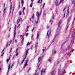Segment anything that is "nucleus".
I'll use <instances>...</instances> for the list:
<instances>
[{
	"mask_svg": "<svg viewBox=\"0 0 75 75\" xmlns=\"http://www.w3.org/2000/svg\"><path fill=\"white\" fill-rule=\"evenodd\" d=\"M28 50H26L25 55L26 57H25L22 60V62H21V64H22L24 62L25 60V59L26 58V57L27 56V54H28Z\"/></svg>",
	"mask_w": 75,
	"mask_h": 75,
	"instance_id": "1",
	"label": "nucleus"
},
{
	"mask_svg": "<svg viewBox=\"0 0 75 75\" xmlns=\"http://www.w3.org/2000/svg\"><path fill=\"white\" fill-rule=\"evenodd\" d=\"M75 33H74L71 37V38L72 40H71V42H74V38H75Z\"/></svg>",
	"mask_w": 75,
	"mask_h": 75,
	"instance_id": "2",
	"label": "nucleus"
},
{
	"mask_svg": "<svg viewBox=\"0 0 75 75\" xmlns=\"http://www.w3.org/2000/svg\"><path fill=\"white\" fill-rule=\"evenodd\" d=\"M41 13H42V10H41L40 14L38 12H37L36 16H37L38 19H39V18H40V16L41 14Z\"/></svg>",
	"mask_w": 75,
	"mask_h": 75,
	"instance_id": "3",
	"label": "nucleus"
},
{
	"mask_svg": "<svg viewBox=\"0 0 75 75\" xmlns=\"http://www.w3.org/2000/svg\"><path fill=\"white\" fill-rule=\"evenodd\" d=\"M28 59H27L26 60V62H25V65L24 66V68H25L26 67H27V65H28V64H27V63H28Z\"/></svg>",
	"mask_w": 75,
	"mask_h": 75,
	"instance_id": "4",
	"label": "nucleus"
},
{
	"mask_svg": "<svg viewBox=\"0 0 75 75\" xmlns=\"http://www.w3.org/2000/svg\"><path fill=\"white\" fill-rule=\"evenodd\" d=\"M51 32L50 30L48 31L47 33V36L48 37H50L51 36Z\"/></svg>",
	"mask_w": 75,
	"mask_h": 75,
	"instance_id": "5",
	"label": "nucleus"
},
{
	"mask_svg": "<svg viewBox=\"0 0 75 75\" xmlns=\"http://www.w3.org/2000/svg\"><path fill=\"white\" fill-rule=\"evenodd\" d=\"M62 23V21H59V23H58V26L57 28L58 29L60 26V25Z\"/></svg>",
	"mask_w": 75,
	"mask_h": 75,
	"instance_id": "6",
	"label": "nucleus"
},
{
	"mask_svg": "<svg viewBox=\"0 0 75 75\" xmlns=\"http://www.w3.org/2000/svg\"><path fill=\"white\" fill-rule=\"evenodd\" d=\"M16 25H15V27L14 28V37H13V40H14V38H15V36H16Z\"/></svg>",
	"mask_w": 75,
	"mask_h": 75,
	"instance_id": "7",
	"label": "nucleus"
},
{
	"mask_svg": "<svg viewBox=\"0 0 75 75\" xmlns=\"http://www.w3.org/2000/svg\"><path fill=\"white\" fill-rule=\"evenodd\" d=\"M42 57H39L38 58V62H40V61H41L42 60Z\"/></svg>",
	"mask_w": 75,
	"mask_h": 75,
	"instance_id": "8",
	"label": "nucleus"
},
{
	"mask_svg": "<svg viewBox=\"0 0 75 75\" xmlns=\"http://www.w3.org/2000/svg\"><path fill=\"white\" fill-rule=\"evenodd\" d=\"M45 69H44V70H42L41 71V74L42 75V73H44V72H45Z\"/></svg>",
	"mask_w": 75,
	"mask_h": 75,
	"instance_id": "9",
	"label": "nucleus"
},
{
	"mask_svg": "<svg viewBox=\"0 0 75 75\" xmlns=\"http://www.w3.org/2000/svg\"><path fill=\"white\" fill-rule=\"evenodd\" d=\"M34 14H33L32 15V18H30V21H32V20H31V19H33V20H34Z\"/></svg>",
	"mask_w": 75,
	"mask_h": 75,
	"instance_id": "10",
	"label": "nucleus"
},
{
	"mask_svg": "<svg viewBox=\"0 0 75 75\" xmlns=\"http://www.w3.org/2000/svg\"><path fill=\"white\" fill-rule=\"evenodd\" d=\"M56 52H57V51L56 50H52L53 54H55Z\"/></svg>",
	"mask_w": 75,
	"mask_h": 75,
	"instance_id": "11",
	"label": "nucleus"
},
{
	"mask_svg": "<svg viewBox=\"0 0 75 75\" xmlns=\"http://www.w3.org/2000/svg\"><path fill=\"white\" fill-rule=\"evenodd\" d=\"M34 1V0H31V1H32V3L30 5V7H32V6H33V1Z\"/></svg>",
	"mask_w": 75,
	"mask_h": 75,
	"instance_id": "12",
	"label": "nucleus"
},
{
	"mask_svg": "<svg viewBox=\"0 0 75 75\" xmlns=\"http://www.w3.org/2000/svg\"><path fill=\"white\" fill-rule=\"evenodd\" d=\"M22 43L23 44V42H24V36H22Z\"/></svg>",
	"mask_w": 75,
	"mask_h": 75,
	"instance_id": "13",
	"label": "nucleus"
},
{
	"mask_svg": "<svg viewBox=\"0 0 75 75\" xmlns=\"http://www.w3.org/2000/svg\"><path fill=\"white\" fill-rule=\"evenodd\" d=\"M12 8V5H11L10 8V13H11V9Z\"/></svg>",
	"mask_w": 75,
	"mask_h": 75,
	"instance_id": "14",
	"label": "nucleus"
},
{
	"mask_svg": "<svg viewBox=\"0 0 75 75\" xmlns=\"http://www.w3.org/2000/svg\"><path fill=\"white\" fill-rule=\"evenodd\" d=\"M10 57H9L8 59H7L6 60V62L7 63H8V61H10Z\"/></svg>",
	"mask_w": 75,
	"mask_h": 75,
	"instance_id": "15",
	"label": "nucleus"
},
{
	"mask_svg": "<svg viewBox=\"0 0 75 75\" xmlns=\"http://www.w3.org/2000/svg\"><path fill=\"white\" fill-rule=\"evenodd\" d=\"M59 2H58V1H56V6H59Z\"/></svg>",
	"mask_w": 75,
	"mask_h": 75,
	"instance_id": "16",
	"label": "nucleus"
},
{
	"mask_svg": "<svg viewBox=\"0 0 75 75\" xmlns=\"http://www.w3.org/2000/svg\"><path fill=\"white\" fill-rule=\"evenodd\" d=\"M10 68V63H9V64L8 65V72L9 71Z\"/></svg>",
	"mask_w": 75,
	"mask_h": 75,
	"instance_id": "17",
	"label": "nucleus"
},
{
	"mask_svg": "<svg viewBox=\"0 0 75 75\" xmlns=\"http://www.w3.org/2000/svg\"><path fill=\"white\" fill-rule=\"evenodd\" d=\"M67 15H66V17H67V16H68V14H69V9H68L67 10Z\"/></svg>",
	"mask_w": 75,
	"mask_h": 75,
	"instance_id": "18",
	"label": "nucleus"
},
{
	"mask_svg": "<svg viewBox=\"0 0 75 75\" xmlns=\"http://www.w3.org/2000/svg\"><path fill=\"white\" fill-rule=\"evenodd\" d=\"M4 49L2 51V52H1V53L2 55H1V56H3V55L4 54Z\"/></svg>",
	"mask_w": 75,
	"mask_h": 75,
	"instance_id": "19",
	"label": "nucleus"
},
{
	"mask_svg": "<svg viewBox=\"0 0 75 75\" xmlns=\"http://www.w3.org/2000/svg\"><path fill=\"white\" fill-rule=\"evenodd\" d=\"M24 0H21V4H22V6H23V4H24Z\"/></svg>",
	"mask_w": 75,
	"mask_h": 75,
	"instance_id": "20",
	"label": "nucleus"
},
{
	"mask_svg": "<svg viewBox=\"0 0 75 75\" xmlns=\"http://www.w3.org/2000/svg\"><path fill=\"white\" fill-rule=\"evenodd\" d=\"M37 37L36 38L37 40L38 39V37H39L40 35V33H38L37 34Z\"/></svg>",
	"mask_w": 75,
	"mask_h": 75,
	"instance_id": "21",
	"label": "nucleus"
},
{
	"mask_svg": "<svg viewBox=\"0 0 75 75\" xmlns=\"http://www.w3.org/2000/svg\"><path fill=\"white\" fill-rule=\"evenodd\" d=\"M52 21H53V20L52 19V18L51 19L50 21V23L52 22L51 24H52Z\"/></svg>",
	"mask_w": 75,
	"mask_h": 75,
	"instance_id": "22",
	"label": "nucleus"
},
{
	"mask_svg": "<svg viewBox=\"0 0 75 75\" xmlns=\"http://www.w3.org/2000/svg\"><path fill=\"white\" fill-rule=\"evenodd\" d=\"M51 74L52 75H55V73H54V71H52L51 73Z\"/></svg>",
	"mask_w": 75,
	"mask_h": 75,
	"instance_id": "23",
	"label": "nucleus"
},
{
	"mask_svg": "<svg viewBox=\"0 0 75 75\" xmlns=\"http://www.w3.org/2000/svg\"><path fill=\"white\" fill-rule=\"evenodd\" d=\"M40 1H41V2H40V4H41L42 3V0H39L38 1V3H39L40 2Z\"/></svg>",
	"mask_w": 75,
	"mask_h": 75,
	"instance_id": "24",
	"label": "nucleus"
},
{
	"mask_svg": "<svg viewBox=\"0 0 75 75\" xmlns=\"http://www.w3.org/2000/svg\"><path fill=\"white\" fill-rule=\"evenodd\" d=\"M20 18H19L18 19L17 23H18L19 22H20Z\"/></svg>",
	"mask_w": 75,
	"mask_h": 75,
	"instance_id": "25",
	"label": "nucleus"
},
{
	"mask_svg": "<svg viewBox=\"0 0 75 75\" xmlns=\"http://www.w3.org/2000/svg\"><path fill=\"white\" fill-rule=\"evenodd\" d=\"M47 29H48V30H51V27L50 26H48Z\"/></svg>",
	"mask_w": 75,
	"mask_h": 75,
	"instance_id": "26",
	"label": "nucleus"
},
{
	"mask_svg": "<svg viewBox=\"0 0 75 75\" xmlns=\"http://www.w3.org/2000/svg\"><path fill=\"white\" fill-rule=\"evenodd\" d=\"M30 44H31V42L28 43L26 45V46H28V45H30Z\"/></svg>",
	"mask_w": 75,
	"mask_h": 75,
	"instance_id": "27",
	"label": "nucleus"
},
{
	"mask_svg": "<svg viewBox=\"0 0 75 75\" xmlns=\"http://www.w3.org/2000/svg\"><path fill=\"white\" fill-rule=\"evenodd\" d=\"M64 1V0H61L60 3H63V1Z\"/></svg>",
	"mask_w": 75,
	"mask_h": 75,
	"instance_id": "28",
	"label": "nucleus"
},
{
	"mask_svg": "<svg viewBox=\"0 0 75 75\" xmlns=\"http://www.w3.org/2000/svg\"><path fill=\"white\" fill-rule=\"evenodd\" d=\"M48 61H49V62H51V59H49L48 60Z\"/></svg>",
	"mask_w": 75,
	"mask_h": 75,
	"instance_id": "29",
	"label": "nucleus"
},
{
	"mask_svg": "<svg viewBox=\"0 0 75 75\" xmlns=\"http://www.w3.org/2000/svg\"><path fill=\"white\" fill-rule=\"evenodd\" d=\"M28 35V33H27L25 32V36L27 37V36Z\"/></svg>",
	"mask_w": 75,
	"mask_h": 75,
	"instance_id": "30",
	"label": "nucleus"
},
{
	"mask_svg": "<svg viewBox=\"0 0 75 75\" xmlns=\"http://www.w3.org/2000/svg\"><path fill=\"white\" fill-rule=\"evenodd\" d=\"M56 14H58V12L57 11H56Z\"/></svg>",
	"mask_w": 75,
	"mask_h": 75,
	"instance_id": "31",
	"label": "nucleus"
},
{
	"mask_svg": "<svg viewBox=\"0 0 75 75\" xmlns=\"http://www.w3.org/2000/svg\"><path fill=\"white\" fill-rule=\"evenodd\" d=\"M5 11H6V8H4V14L5 13Z\"/></svg>",
	"mask_w": 75,
	"mask_h": 75,
	"instance_id": "32",
	"label": "nucleus"
},
{
	"mask_svg": "<svg viewBox=\"0 0 75 75\" xmlns=\"http://www.w3.org/2000/svg\"><path fill=\"white\" fill-rule=\"evenodd\" d=\"M38 19H37V21H35V23H36V24H37V23H38Z\"/></svg>",
	"mask_w": 75,
	"mask_h": 75,
	"instance_id": "33",
	"label": "nucleus"
},
{
	"mask_svg": "<svg viewBox=\"0 0 75 75\" xmlns=\"http://www.w3.org/2000/svg\"><path fill=\"white\" fill-rule=\"evenodd\" d=\"M12 42V40H11L10 41V43L9 45H10V44H11V43Z\"/></svg>",
	"mask_w": 75,
	"mask_h": 75,
	"instance_id": "34",
	"label": "nucleus"
},
{
	"mask_svg": "<svg viewBox=\"0 0 75 75\" xmlns=\"http://www.w3.org/2000/svg\"><path fill=\"white\" fill-rule=\"evenodd\" d=\"M14 65V63H13V64H12L11 67V68L13 67V65Z\"/></svg>",
	"mask_w": 75,
	"mask_h": 75,
	"instance_id": "35",
	"label": "nucleus"
},
{
	"mask_svg": "<svg viewBox=\"0 0 75 75\" xmlns=\"http://www.w3.org/2000/svg\"><path fill=\"white\" fill-rule=\"evenodd\" d=\"M29 30L28 29H26V32L25 33H27V31H28Z\"/></svg>",
	"mask_w": 75,
	"mask_h": 75,
	"instance_id": "36",
	"label": "nucleus"
},
{
	"mask_svg": "<svg viewBox=\"0 0 75 75\" xmlns=\"http://www.w3.org/2000/svg\"><path fill=\"white\" fill-rule=\"evenodd\" d=\"M68 25H67L66 26V29H67V28H68Z\"/></svg>",
	"mask_w": 75,
	"mask_h": 75,
	"instance_id": "37",
	"label": "nucleus"
},
{
	"mask_svg": "<svg viewBox=\"0 0 75 75\" xmlns=\"http://www.w3.org/2000/svg\"><path fill=\"white\" fill-rule=\"evenodd\" d=\"M21 11H20L19 12V15H21Z\"/></svg>",
	"mask_w": 75,
	"mask_h": 75,
	"instance_id": "38",
	"label": "nucleus"
},
{
	"mask_svg": "<svg viewBox=\"0 0 75 75\" xmlns=\"http://www.w3.org/2000/svg\"><path fill=\"white\" fill-rule=\"evenodd\" d=\"M8 42L6 44V47H8Z\"/></svg>",
	"mask_w": 75,
	"mask_h": 75,
	"instance_id": "39",
	"label": "nucleus"
},
{
	"mask_svg": "<svg viewBox=\"0 0 75 75\" xmlns=\"http://www.w3.org/2000/svg\"><path fill=\"white\" fill-rule=\"evenodd\" d=\"M58 34H59L58 33H57V34L55 35V37H57V36H58Z\"/></svg>",
	"mask_w": 75,
	"mask_h": 75,
	"instance_id": "40",
	"label": "nucleus"
},
{
	"mask_svg": "<svg viewBox=\"0 0 75 75\" xmlns=\"http://www.w3.org/2000/svg\"><path fill=\"white\" fill-rule=\"evenodd\" d=\"M17 51H18V49H16V53L17 52Z\"/></svg>",
	"mask_w": 75,
	"mask_h": 75,
	"instance_id": "41",
	"label": "nucleus"
},
{
	"mask_svg": "<svg viewBox=\"0 0 75 75\" xmlns=\"http://www.w3.org/2000/svg\"><path fill=\"white\" fill-rule=\"evenodd\" d=\"M29 28V26H27V28H26V29H28V28Z\"/></svg>",
	"mask_w": 75,
	"mask_h": 75,
	"instance_id": "42",
	"label": "nucleus"
},
{
	"mask_svg": "<svg viewBox=\"0 0 75 75\" xmlns=\"http://www.w3.org/2000/svg\"><path fill=\"white\" fill-rule=\"evenodd\" d=\"M31 69H32L31 67L29 69V71H30V70H31Z\"/></svg>",
	"mask_w": 75,
	"mask_h": 75,
	"instance_id": "43",
	"label": "nucleus"
},
{
	"mask_svg": "<svg viewBox=\"0 0 75 75\" xmlns=\"http://www.w3.org/2000/svg\"><path fill=\"white\" fill-rule=\"evenodd\" d=\"M18 54V52H17L16 54V56H17Z\"/></svg>",
	"mask_w": 75,
	"mask_h": 75,
	"instance_id": "44",
	"label": "nucleus"
},
{
	"mask_svg": "<svg viewBox=\"0 0 75 75\" xmlns=\"http://www.w3.org/2000/svg\"><path fill=\"white\" fill-rule=\"evenodd\" d=\"M20 24H19L18 25V26L17 27V28H18V27H20Z\"/></svg>",
	"mask_w": 75,
	"mask_h": 75,
	"instance_id": "45",
	"label": "nucleus"
},
{
	"mask_svg": "<svg viewBox=\"0 0 75 75\" xmlns=\"http://www.w3.org/2000/svg\"><path fill=\"white\" fill-rule=\"evenodd\" d=\"M25 8L24 7L23 8V10H25Z\"/></svg>",
	"mask_w": 75,
	"mask_h": 75,
	"instance_id": "46",
	"label": "nucleus"
},
{
	"mask_svg": "<svg viewBox=\"0 0 75 75\" xmlns=\"http://www.w3.org/2000/svg\"><path fill=\"white\" fill-rule=\"evenodd\" d=\"M33 35H32L31 37V38H33Z\"/></svg>",
	"mask_w": 75,
	"mask_h": 75,
	"instance_id": "47",
	"label": "nucleus"
},
{
	"mask_svg": "<svg viewBox=\"0 0 75 75\" xmlns=\"http://www.w3.org/2000/svg\"><path fill=\"white\" fill-rule=\"evenodd\" d=\"M38 74H39V73H38L36 74L35 75H38Z\"/></svg>",
	"mask_w": 75,
	"mask_h": 75,
	"instance_id": "48",
	"label": "nucleus"
},
{
	"mask_svg": "<svg viewBox=\"0 0 75 75\" xmlns=\"http://www.w3.org/2000/svg\"><path fill=\"white\" fill-rule=\"evenodd\" d=\"M42 51H43V52H44V51H45V50H44L43 49V50H42Z\"/></svg>",
	"mask_w": 75,
	"mask_h": 75,
	"instance_id": "49",
	"label": "nucleus"
},
{
	"mask_svg": "<svg viewBox=\"0 0 75 75\" xmlns=\"http://www.w3.org/2000/svg\"><path fill=\"white\" fill-rule=\"evenodd\" d=\"M66 9V8H64V10H63V11H64V10H65V9Z\"/></svg>",
	"mask_w": 75,
	"mask_h": 75,
	"instance_id": "50",
	"label": "nucleus"
},
{
	"mask_svg": "<svg viewBox=\"0 0 75 75\" xmlns=\"http://www.w3.org/2000/svg\"><path fill=\"white\" fill-rule=\"evenodd\" d=\"M59 63V62H58L57 63V64H58Z\"/></svg>",
	"mask_w": 75,
	"mask_h": 75,
	"instance_id": "51",
	"label": "nucleus"
},
{
	"mask_svg": "<svg viewBox=\"0 0 75 75\" xmlns=\"http://www.w3.org/2000/svg\"><path fill=\"white\" fill-rule=\"evenodd\" d=\"M65 13H64V16L63 17V18H64V17H65Z\"/></svg>",
	"mask_w": 75,
	"mask_h": 75,
	"instance_id": "52",
	"label": "nucleus"
},
{
	"mask_svg": "<svg viewBox=\"0 0 75 75\" xmlns=\"http://www.w3.org/2000/svg\"><path fill=\"white\" fill-rule=\"evenodd\" d=\"M35 51L37 50V48H36V46L35 47Z\"/></svg>",
	"mask_w": 75,
	"mask_h": 75,
	"instance_id": "53",
	"label": "nucleus"
},
{
	"mask_svg": "<svg viewBox=\"0 0 75 75\" xmlns=\"http://www.w3.org/2000/svg\"><path fill=\"white\" fill-rule=\"evenodd\" d=\"M34 27L33 28V30H32V31H34Z\"/></svg>",
	"mask_w": 75,
	"mask_h": 75,
	"instance_id": "54",
	"label": "nucleus"
},
{
	"mask_svg": "<svg viewBox=\"0 0 75 75\" xmlns=\"http://www.w3.org/2000/svg\"><path fill=\"white\" fill-rule=\"evenodd\" d=\"M19 8H20V5H19Z\"/></svg>",
	"mask_w": 75,
	"mask_h": 75,
	"instance_id": "55",
	"label": "nucleus"
},
{
	"mask_svg": "<svg viewBox=\"0 0 75 75\" xmlns=\"http://www.w3.org/2000/svg\"><path fill=\"white\" fill-rule=\"evenodd\" d=\"M17 42V40H15V42Z\"/></svg>",
	"mask_w": 75,
	"mask_h": 75,
	"instance_id": "56",
	"label": "nucleus"
},
{
	"mask_svg": "<svg viewBox=\"0 0 75 75\" xmlns=\"http://www.w3.org/2000/svg\"><path fill=\"white\" fill-rule=\"evenodd\" d=\"M44 6L43 5L42 8H44Z\"/></svg>",
	"mask_w": 75,
	"mask_h": 75,
	"instance_id": "57",
	"label": "nucleus"
},
{
	"mask_svg": "<svg viewBox=\"0 0 75 75\" xmlns=\"http://www.w3.org/2000/svg\"><path fill=\"white\" fill-rule=\"evenodd\" d=\"M45 4L44 3L43 6H45Z\"/></svg>",
	"mask_w": 75,
	"mask_h": 75,
	"instance_id": "58",
	"label": "nucleus"
},
{
	"mask_svg": "<svg viewBox=\"0 0 75 75\" xmlns=\"http://www.w3.org/2000/svg\"><path fill=\"white\" fill-rule=\"evenodd\" d=\"M70 47L69 46V47H68V49H69V48H70Z\"/></svg>",
	"mask_w": 75,
	"mask_h": 75,
	"instance_id": "59",
	"label": "nucleus"
},
{
	"mask_svg": "<svg viewBox=\"0 0 75 75\" xmlns=\"http://www.w3.org/2000/svg\"><path fill=\"white\" fill-rule=\"evenodd\" d=\"M11 50L9 52H11Z\"/></svg>",
	"mask_w": 75,
	"mask_h": 75,
	"instance_id": "60",
	"label": "nucleus"
},
{
	"mask_svg": "<svg viewBox=\"0 0 75 75\" xmlns=\"http://www.w3.org/2000/svg\"><path fill=\"white\" fill-rule=\"evenodd\" d=\"M10 30H11V28H10L9 30V31H10Z\"/></svg>",
	"mask_w": 75,
	"mask_h": 75,
	"instance_id": "61",
	"label": "nucleus"
},
{
	"mask_svg": "<svg viewBox=\"0 0 75 75\" xmlns=\"http://www.w3.org/2000/svg\"><path fill=\"white\" fill-rule=\"evenodd\" d=\"M1 68H0V71H1Z\"/></svg>",
	"mask_w": 75,
	"mask_h": 75,
	"instance_id": "62",
	"label": "nucleus"
},
{
	"mask_svg": "<svg viewBox=\"0 0 75 75\" xmlns=\"http://www.w3.org/2000/svg\"><path fill=\"white\" fill-rule=\"evenodd\" d=\"M34 8H33L32 9H33V10H34Z\"/></svg>",
	"mask_w": 75,
	"mask_h": 75,
	"instance_id": "63",
	"label": "nucleus"
},
{
	"mask_svg": "<svg viewBox=\"0 0 75 75\" xmlns=\"http://www.w3.org/2000/svg\"><path fill=\"white\" fill-rule=\"evenodd\" d=\"M22 37V35H21L20 37Z\"/></svg>",
	"mask_w": 75,
	"mask_h": 75,
	"instance_id": "64",
	"label": "nucleus"
}]
</instances>
